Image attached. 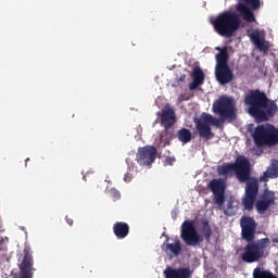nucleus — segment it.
I'll use <instances>...</instances> for the list:
<instances>
[{"instance_id": "1", "label": "nucleus", "mask_w": 278, "mask_h": 278, "mask_svg": "<svg viewBox=\"0 0 278 278\" xmlns=\"http://www.w3.org/2000/svg\"><path fill=\"white\" fill-rule=\"evenodd\" d=\"M262 8L261 0H238L236 4L237 12L224 11L219 13L212 22V25L223 38H231L236 31L240 29L242 21L247 23H255V14L253 11Z\"/></svg>"}, {"instance_id": "2", "label": "nucleus", "mask_w": 278, "mask_h": 278, "mask_svg": "<svg viewBox=\"0 0 278 278\" xmlns=\"http://www.w3.org/2000/svg\"><path fill=\"white\" fill-rule=\"evenodd\" d=\"M217 175L231 179L236 175L240 184H245V193L242 199L244 210L251 212L257 194H260V181L257 178L251 177V163L244 156H238L235 163H224L217 166Z\"/></svg>"}, {"instance_id": "3", "label": "nucleus", "mask_w": 278, "mask_h": 278, "mask_svg": "<svg viewBox=\"0 0 278 278\" xmlns=\"http://www.w3.org/2000/svg\"><path fill=\"white\" fill-rule=\"evenodd\" d=\"M241 237L242 240L248 242L243 248V253L241 254L242 262L247 264H254V262H260L266 253V249L270 247V239L263 238L255 240V231H257V223L253 217L242 216L240 218Z\"/></svg>"}, {"instance_id": "4", "label": "nucleus", "mask_w": 278, "mask_h": 278, "mask_svg": "<svg viewBox=\"0 0 278 278\" xmlns=\"http://www.w3.org/2000/svg\"><path fill=\"white\" fill-rule=\"evenodd\" d=\"M245 105H249V114L258 122L268 121L277 114V104L269 100L266 93L258 89L250 91L244 98Z\"/></svg>"}, {"instance_id": "5", "label": "nucleus", "mask_w": 278, "mask_h": 278, "mask_svg": "<svg viewBox=\"0 0 278 278\" xmlns=\"http://www.w3.org/2000/svg\"><path fill=\"white\" fill-rule=\"evenodd\" d=\"M216 51H219L215 55L216 65H215V77L222 86H226V84H231L233 81V72L231 67H229V51L227 50V46L223 48L216 47Z\"/></svg>"}, {"instance_id": "6", "label": "nucleus", "mask_w": 278, "mask_h": 278, "mask_svg": "<svg viewBox=\"0 0 278 278\" xmlns=\"http://www.w3.org/2000/svg\"><path fill=\"white\" fill-rule=\"evenodd\" d=\"M253 139L256 147H275L278 144V129L273 125L257 126Z\"/></svg>"}, {"instance_id": "7", "label": "nucleus", "mask_w": 278, "mask_h": 278, "mask_svg": "<svg viewBox=\"0 0 278 278\" xmlns=\"http://www.w3.org/2000/svg\"><path fill=\"white\" fill-rule=\"evenodd\" d=\"M213 112L219 116L222 125L225 121H233L236 118V101L233 98L222 96L216 102L213 103Z\"/></svg>"}, {"instance_id": "8", "label": "nucleus", "mask_w": 278, "mask_h": 278, "mask_svg": "<svg viewBox=\"0 0 278 278\" xmlns=\"http://www.w3.org/2000/svg\"><path fill=\"white\" fill-rule=\"evenodd\" d=\"M210 125L220 128L223 127V121L212 116L210 113H202L201 119L197 122V130L200 138H204L205 140L212 139L214 134H212Z\"/></svg>"}, {"instance_id": "9", "label": "nucleus", "mask_w": 278, "mask_h": 278, "mask_svg": "<svg viewBox=\"0 0 278 278\" xmlns=\"http://www.w3.org/2000/svg\"><path fill=\"white\" fill-rule=\"evenodd\" d=\"M180 238L187 247H199L203 242V238L197 231V227L192 220H185L182 223Z\"/></svg>"}, {"instance_id": "10", "label": "nucleus", "mask_w": 278, "mask_h": 278, "mask_svg": "<svg viewBox=\"0 0 278 278\" xmlns=\"http://www.w3.org/2000/svg\"><path fill=\"white\" fill-rule=\"evenodd\" d=\"M157 157V148L146 146L138 149L137 162L139 166H151Z\"/></svg>"}, {"instance_id": "11", "label": "nucleus", "mask_w": 278, "mask_h": 278, "mask_svg": "<svg viewBox=\"0 0 278 278\" xmlns=\"http://www.w3.org/2000/svg\"><path fill=\"white\" fill-rule=\"evenodd\" d=\"M208 186L214 194V204L223 207L225 205V180H223L222 178L213 179L210 181Z\"/></svg>"}, {"instance_id": "12", "label": "nucleus", "mask_w": 278, "mask_h": 278, "mask_svg": "<svg viewBox=\"0 0 278 278\" xmlns=\"http://www.w3.org/2000/svg\"><path fill=\"white\" fill-rule=\"evenodd\" d=\"M270 205H275V192L265 190L255 203L258 214H266L270 210Z\"/></svg>"}, {"instance_id": "13", "label": "nucleus", "mask_w": 278, "mask_h": 278, "mask_svg": "<svg viewBox=\"0 0 278 278\" xmlns=\"http://www.w3.org/2000/svg\"><path fill=\"white\" fill-rule=\"evenodd\" d=\"M162 250L165 253H172V255H174L175 257H179L182 251L181 241L179 240L178 237H166L164 243L162 244Z\"/></svg>"}, {"instance_id": "14", "label": "nucleus", "mask_w": 278, "mask_h": 278, "mask_svg": "<svg viewBox=\"0 0 278 278\" xmlns=\"http://www.w3.org/2000/svg\"><path fill=\"white\" fill-rule=\"evenodd\" d=\"M177 123V117L175 116V110L170 108V104H166L162 109V114H161V125L164 127V129H170L173 125Z\"/></svg>"}, {"instance_id": "15", "label": "nucleus", "mask_w": 278, "mask_h": 278, "mask_svg": "<svg viewBox=\"0 0 278 278\" xmlns=\"http://www.w3.org/2000/svg\"><path fill=\"white\" fill-rule=\"evenodd\" d=\"M192 83L189 86L190 90H197L199 86H203V83L205 81V73H203V70L201 67H194L192 73Z\"/></svg>"}, {"instance_id": "16", "label": "nucleus", "mask_w": 278, "mask_h": 278, "mask_svg": "<svg viewBox=\"0 0 278 278\" xmlns=\"http://www.w3.org/2000/svg\"><path fill=\"white\" fill-rule=\"evenodd\" d=\"M113 233L117 240H125L129 236V224L125 222H116L113 225Z\"/></svg>"}, {"instance_id": "17", "label": "nucleus", "mask_w": 278, "mask_h": 278, "mask_svg": "<svg viewBox=\"0 0 278 278\" xmlns=\"http://www.w3.org/2000/svg\"><path fill=\"white\" fill-rule=\"evenodd\" d=\"M250 39L253 45H255L256 49H258V51H264V53L268 51V42L262 39V35H260V31L254 30L252 34H250Z\"/></svg>"}, {"instance_id": "18", "label": "nucleus", "mask_w": 278, "mask_h": 278, "mask_svg": "<svg viewBox=\"0 0 278 278\" xmlns=\"http://www.w3.org/2000/svg\"><path fill=\"white\" fill-rule=\"evenodd\" d=\"M170 140H173V134H170L168 129H165L155 139L154 144L155 147H159V149H164V147H168L170 144Z\"/></svg>"}, {"instance_id": "19", "label": "nucleus", "mask_w": 278, "mask_h": 278, "mask_svg": "<svg viewBox=\"0 0 278 278\" xmlns=\"http://www.w3.org/2000/svg\"><path fill=\"white\" fill-rule=\"evenodd\" d=\"M189 277H190L189 268L165 270V278H189Z\"/></svg>"}, {"instance_id": "20", "label": "nucleus", "mask_w": 278, "mask_h": 278, "mask_svg": "<svg viewBox=\"0 0 278 278\" xmlns=\"http://www.w3.org/2000/svg\"><path fill=\"white\" fill-rule=\"evenodd\" d=\"M177 138L182 144H188L192 140V131L188 128H181L177 131Z\"/></svg>"}, {"instance_id": "21", "label": "nucleus", "mask_w": 278, "mask_h": 278, "mask_svg": "<svg viewBox=\"0 0 278 278\" xmlns=\"http://www.w3.org/2000/svg\"><path fill=\"white\" fill-rule=\"evenodd\" d=\"M202 233L204 236V240L210 242V239L212 238V227L210 226V222H202Z\"/></svg>"}, {"instance_id": "22", "label": "nucleus", "mask_w": 278, "mask_h": 278, "mask_svg": "<svg viewBox=\"0 0 278 278\" xmlns=\"http://www.w3.org/2000/svg\"><path fill=\"white\" fill-rule=\"evenodd\" d=\"M9 243H10V238L0 237V253H2V255H5V253H8Z\"/></svg>"}, {"instance_id": "23", "label": "nucleus", "mask_w": 278, "mask_h": 278, "mask_svg": "<svg viewBox=\"0 0 278 278\" xmlns=\"http://www.w3.org/2000/svg\"><path fill=\"white\" fill-rule=\"evenodd\" d=\"M267 173H269V177L277 179L278 177V167L276 164L271 165V168L267 169Z\"/></svg>"}, {"instance_id": "24", "label": "nucleus", "mask_w": 278, "mask_h": 278, "mask_svg": "<svg viewBox=\"0 0 278 278\" xmlns=\"http://www.w3.org/2000/svg\"><path fill=\"white\" fill-rule=\"evenodd\" d=\"M186 74L180 75V77L175 78V84L173 85L174 88L181 86L186 81Z\"/></svg>"}, {"instance_id": "25", "label": "nucleus", "mask_w": 278, "mask_h": 278, "mask_svg": "<svg viewBox=\"0 0 278 278\" xmlns=\"http://www.w3.org/2000/svg\"><path fill=\"white\" fill-rule=\"evenodd\" d=\"M110 194L115 201H118V199H121V192L114 188L110 190Z\"/></svg>"}, {"instance_id": "26", "label": "nucleus", "mask_w": 278, "mask_h": 278, "mask_svg": "<svg viewBox=\"0 0 278 278\" xmlns=\"http://www.w3.org/2000/svg\"><path fill=\"white\" fill-rule=\"evenodd\" d=\"M173 164H175V159L169 156L165 160L164 166H173Z\"/></svg>"}, {"instance_id": "27", "label": "nucleus", "mask_w": 278, "mask_h": 278, "mask_svg": "<svg viewBox=\"0 0 278 278\" xmlns=\"http://www.w3.org/2000/svg\"><path fill=\"white\" fill-rule=\"evenodd\" d=\"M270 177V174L268 170L264 172L263 176L261 177V181H268V178Z\"/></svg>"}, {"instance_id": "28", "label": "nucleus", "mask_w": 278, "mask_h": 278, "mask_svg": "<svg viewBox=\"0 0 278 278\" xmlns=\"http://www.w3.org/2000/svg\"><path fill=\"white\" fill-rule=\"evenodd\" d=\"M65 220L67 223V225H70L72 227L73 225V218L68 217V216H65Z\"/></svg>"}, {"instance_id": "29", "label": "nucleus", "mask_w": 278, "mask_h": 278, "mask_svg": "<svg viewBox=\"0 0 278 278\" xmlns=\"http://www.w3.org/2000/svg\"><path fill=\"white\" fill-rule=\"evenodd\" d=\"M271 242H274L275 244H278V236H277V237H274V238L271 239Z\"/></svg>"}, {"instance_id": "30", "label": "nucleus", "mask_w": 278, "mask_h": 278, "mask_svg": "<svg viewBox=\"0 0 278 278\" xmlns=\"http://www.w3.org/2000/svg\"><path fill=\"white\" fill-rule=\"evenodd\" d=\"M271 164H278V160H271Z\"/></svg>"}, {"instance_id": "31", "label": "nucleus", "mask_w": 278, "mask_h": 278, "mask_svg": "<svg viewBox=\"0 0 278 278\" xmlns=\"http://www.w3.org/2000/svg\"><path fill=\"white\" fill-rule=\"evenodd\" d=\"M26 162H29V159H26Z\"/></svg>"}]
</instances>
